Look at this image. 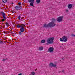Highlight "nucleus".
I'll return each instance as SVG.
<instances>
[{"label": "nucleus", "mask_w": 75, "mask_h": 75, "mask_svg": "<svg viewBox=\"0 0 75 75\" xmlns=\"http://www.w3.org/2000/svg\"><path fill=\"white\" fill-rule=\"evenodd\" d=\"M21 18V16L20 15L18 17V20H20V18Z\"/></svg>", "instance_id": "obj_19"}, {"label": "nucleus", "mask_w": 75, "mask_h": 75, "mask_svg": "<svg viewBox=\"0 0 75 75\" xmlns=\"http://www.w3.org/2000/svg\"><path fill=\"white\" fill-rule=\"evenodd\" d=\"M0 43H1V44H3V42H2V41H0Z\"/></svg>", "instance_id": "obj_23"}, {"label": "nucleus", "mask_w": 75, "mask_h": 75, "mask_svg": "<svg viewBox=\"0 0 75 75\" xmlns=\"http://www.w3.org/2000/svg\"><path fill=\"white\" fill-rule=\"evenodd\" d=\"M54 48L52 47H50L48 49V52H54Z\"/></svg>", "instance_id": "obj_8"}, {"label": "nucleus", "mask_w": 75, "mask_h": 75, "mask_svg": "<svg viewBox=\"0 0 75 75\" xmlns=\"http://www.w3.org/2000/svg\"><path fill=\"white\" fill-rule=\"evenodd\" d=\"M36 1L37 3H40V0H37Z\"/></svg>", "instance_id": "obj_16"}, {"label": "nucleus", "mask_w": 75, "mask_h": 75, "mask_svg": "<svg viewBox=\"0 0 75 75\" xmlns=\"http://www.w3.org/2000/svg\"><path fill=\"white\" fill-rule=\"evenodd\" d=\"M72 5L71 4H69L68 5V8H69V9L71 8H72Z\"/></svg>", "instance_id": "obj_11"}, {"label": "nucleus", "mask_w": 75, "mask_h": 75, "mask_svg": "<svg viewBox=\"0 0 75 75\" xmlns=\"http://www.w3.org/2000/svg\"><path fill=\"white\" fill-rule=\"evenodd\" d=\"M62 38L64 42H67L68 40V38L66 36H63L62 37Z\"/></svg>", "instance_id": "obj_9"}, {"label": "nucleus", "mask_w": 75, "mask_h": 75, "mask_svg": "<svg viewBox=\"0 0 75 75\" xmlns=\"http://www.w3.org/2000/svg\"><path fill=\"white\" fill-rule=\"evenodd\" d=\"M54 38H48L47 40V44H52L54 42Z\"/></svg>", "instance_id": "obj_3"}, {"label": "nucleus", "mask_w": 75, "mask_h": 75, "mask_svg": "<svg viewBox=\"0 0 75 75\" xmlns=\"http://www.w3.org/2000/svg\"><path fill=\"white\" fill-rule=\"evenodd\" d=\"M12 13H14V12H12Z\"/></svg>", "instance_id": "obj_31"}, {"label": "nucleus", "mask_w": 75, "mask_h": 75, "mask_svg": "<svg viewBox=\"0 0 75 75\" xmlns=\"http://www.w3.org/2000/svg\"><path fill=\"white\" fill-rule=\"evenodd\" d=\"M5 24L6 25V26H7V27H8H8H10V25H9V24L8 23L6 22Z\"/></svg>", "instance_id": "obj_13"}, {"label": "nucleus", "mask_w": 75, "mask_h": 75, "mask_svg": "<svg viewBox=\"0 0 75 75\" xmlns=\"http://www.w3.org/2000/svg\"><path fill=\"white\" fill-rule=\"evenodd\" d=\"M18 4L19 5L18 6H20V7L21 6V2L18 3Z\"/></svg>", "instance_id": "obj_15"}, {"label": "nucleus", "mask_w": 75, "mask_h": 75, "mask_svg": "<svg viewBox=\"0 0 75 75\" xmlns=\"http://www.w3.org/2000/svg\"><path fill=\"white\" fill-rule=\"evenodd\" d=\"M63 18H64V16H61L57 18L56 19V20L58 22H61V21H62Z\"/></svg>", "instance_id": "obj_5"}, {"label": "nucleus", "mask_w": 75, "mask_h": 75, "mask_svg": "<svg viewBox=\"0 0 75 75\" xmlns=\"http://www.w3.org/2000/svg\"><path fill=\"white\" fill-rule=\"evenodd\" d=\"M32 75H35V72L34 71H33L31 72Z\"/></svg>", "instance_id": "obj_18"}, {"label": "nucleus", "mask_w": 75, "mask_h": 75, "mask_svg": "<svg viewBox=\"0 0 75 75\" xmlns=\"http://www.w3.org/2000/svg\"><path fill=\"white\" fill-rule=\"evenodd\" d=\"M3 3H6L7 2V0H3Z\"/></svg>", "instance_id": "obj_17"}, {"label": "nucleus", "mask_w": 75, "mask_h": 75, "mask_svg": "<svg viewBox=\"0 0 75 75\" xmlns=\"http://www.w3.org/2000/svg\"><path fill=\"white\" fill-rule=\"evenodd\" d=\"M51 20L52 22L49 23L48 24H45L43 27L50 28L55 26L57 25V23H55V22L56 21L55 19L52 18Z\"/></svg>", "instance_id": "obj_1"}, {"label": "nucleus", "mask_w": 75, "mask_h": 75, "mask_svg": "<svg viewBox=\"0 0 75 75\" xmlns=\"http://www.w3.org/2000/svg\"><path fill=\"white\" fill-rule=\"evenodd\" d=\"M2 61H3L4 62L5 61H6V59H3Z\"/></svg>", "instance_id": "obj_25"}, {"label": "nucleus", "mask_w": 75, "mask_h": 75, "mask_svg": "<svg viewBox=\"0 0 75 75\" xmlns=\"http://www.w3.org/2000/svg\"><path fill=\"white\" fill-rule=\"evenodd\" d=\"M60 40L62 42L63 41V39H62V38H60Z\"/></svg>", "instance_id": "obj_20"}, {"label": "nucleus", "mask_w": 75, "mask_h": 75, "mask_svg": "<svg viewBox=\"0 0 75 75\" xmlns=\"http://www.w3.org/2000/svg\"><path fill=\"white\" fill-rule=\"evenodd\" d=\"M11 34H14V33H13V32H12L11 33Z\"/></svg>", "instance_id": "obj_28"}, {"label": "nucleus", "mask_w": 75, "mask_h": 75, "mask_svg": "<svg viewBox=\"0 0 75 75\" xmlns=\"http://www.w3.org/2000/svg\"><path fill=\"white\" fill-rule=\"evenodd\" d=\"M66 13H68V10H66Z\"/></svg>", "instance_id": "obj_24"}, {"label": "nucleus", "mask_w": 75, "mask_h": 75, "mask_svg": "<svg viewBox=\"0 0 75 75\" xmlns=\"http://www.w3.org/2000/svg\"><path fill=\"white\" fill-rule=\"evenodd\" d=\"M44 49V48L42 47H39V50L40 51H42Z\"/></svg>", "instance_id": "obj_12"}, {"label": "nucleus", "mask_w": 75, "mask_h": 75, "mask_svg": "<svg viewBox=\"0 0 75 75\" xmlns=\"http://www.w3.org/2000/svg\"><path fill=\"white\" fill-rule=\"evenodd\" d=\"M28 2L30 3V5L31 6L34 7V0H28Z\"/></svg>", "instance_id": "obj_6"}, {"label": "nucleus", "mask_w": 75, "mask_h": 75, "mask_svg": "<svg viewBox=\"0 0 75 75\" xmlns=\"http://www.w3.org/2000/svg\"><path fill=\"white\" fill-rule=\"evenodd\" d=\"M5 59V60H7V58H6V59Z\"/></svg>", "instance_id": "obj_29"}, {"label": "nucleus", "mask_w": 75, "mask_h": 75, "mask_svg": "<svg viewBox=\"0 0 75 75\" xmlns=\"http://www.w3.org/2000/svg\"><path fill=\"white\" fill-rule=\"evenodd\" d=\"M45 40H43L41 41V43H45Z\"/></svg>", "instance_id": "obj_14"}, {"label": "nucleus", "mask_w": 75, "mask_h": 75, "mask_svg": "<svg viewBox=\"0 0 75 75\" xmlns=\"http://www.w3.org/2000/svg\"><path fill=\"white\" fill-rule=\"evenodd\" d=\"M19 34L20 35H21V31H20L19 32Z\"/></svg>", "instance_id": "obj_21"}, {"label": "nucleus", "mask_w": 75, "mask_h": 75, "mask_svg": "<svg viewBox=\"0 0 75 75\" xmlns=\"http://www.w3.org/2000/svg\"><path fill=\"white\" fill-rule=\"evenodd\" d=\"M30 75H32V74H30Z\"/></svg>", "instance_id": "obj_32"}, {"label": "nucleus", "mask_w": 75, "mask_h": 75, "mask_svg": "<svg viewBox=\"0 0 75 75\" xmlns=\"http://www.w3.org/2000/svg\"><path fill=\"white\" fill-rule=\"evenodd\" d=\"M4 42H5V41H4Z\"/></svg>", "instance_id": "obj_33"}, {"label": "nucleus", "mask_w": 75, "mask_h": 75, "mask_svg": "<svg viewBox=\"0 0 75 75\" xmlns=\"http://www.w3.org/2000/svg\"><path fill=\"white\" fill-rule=\"evenodd\" d=\"M64 70H63L62 71V72H64Z\"/></svg>", "instance_id": "obj_26"}, {"label": "nucleus", "mask_w": 75, "mask_h": 75, "mask_svg": "<svg viewBox=\"0 0 75 75\" xmlns=\"http://www.w3.org/2000/svg\"><path fill=\"white\" fill-rule=\"evenodd\" d=\"M71 35L72 37H75V35L74 34H72Z\"/></svg>", "instance_id": "obj_22"}, {"label": "nucleus", "mask_w": 75, "mask_h": 75, "mask_svg": "<svg viewBox=\"0 0 75 75\" xmlns=\"http://www.w3.org/2000/svg\"><path fill=\"white\" fill-rule=\"evenodd\" d=\"M22 75V74H19L18 75Z\"/></svg>", "instance_id": "obj_27"}, {"label": "nucleus", "mask_w": 75, "mask_h": 75, "mask_svg": "<svg viewBox=\"0 0 75 75\" xmlns=\"http://www.w3.org/2000/svg\"><path fill=\"white\" fill-rule=\"evenodd\" d=\"M15 8L16 10H20V9L22 8V7L21 6H15Z\"/></svg>", "instance_id": "obj_7"}, {"label": "nucleus", "mask_w": 75, "mask_h": 75, "mask_svg": "<svg viewBox=\"0 0 75 75\" xmlns=\"http://www.w3.org/2000/svg\"><path fill=\"white\" fill-rule=\"evenodd\" d=\"M50 66L51 67H57V65L55 64H54L52 63H51L50 64Z\"/></svg>", "instance_id": "obj_10"}, {"label": "nucleus", "mask_w": 75, "mask_h": 75, "mask_svg": "<svg viewBox=\"0 0 75 75\" xmlns=\"http://www.w3.org/2000/svg\"><path fill=\"white\" fill-rule=\"evenodd\" d=\"M24 1L25 0H24Z\"/></svg>", "instance_id": "obj_34"}, {"label": "nucleus", "mask_w": 75, "mask_h": 75, "mask_svg": "<svg viewBox=\"0 0 75 75\" xmlns=\"http://www.w3.org/2000/svg\"><path fill=\"white\" fill-rule=\"evenodd\" d=\"M12 4H13V2L12 3Z\"/></svg>", "instance_id": "obj_30"}, {"label": "nucleus", "mask_w": 75, "mask_h": 75, "mask_svg": "<svg viewBox=\"0 0 75 75\" xmlns=\"http://www.w3.org/2000/svg\"><path fill=\"white\" fill-rule=\"evenodd\" d=\"M17 28H20V30L21 32L23 33V32H24V31H25V29H24V27H25V25L24 24H18L17 25Z\"/></svg>", "instance_id": "obj_2"}, {"label": "nucleus", "mask_w": 75, "mask_h": 75, "mask_svg": "<svg viewBox=\"0 0 75 75\" xmlns=\"http://www.w3.org/2000/svg\"><path fill=\"white\" fill-rule=\"evenodd\" d=\"M0 14H2L3 15V17L4 19H2V21L3 22V21H5V20H6V15L5 13L3 11H2L0 12Z\"/></svg>", "instance_id": "obj_4"}]
</instances>
